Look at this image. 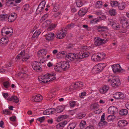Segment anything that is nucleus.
Instances as JSON below:
<instances>
[{"mask_svg": "<svg viewBox=\"0 0 129 129\" xmlns=\"http://www.w3.org/2000/svg\"><path fill=\"white\" fill-rule=\"evenodd\" d=\"M84 58L83 53H78L76 55V58L77 59H82Z\"/></svg>", "mask_w": 129, "mask_h": 129, "instance_id": "nucleus-41", "label": "nucleus"}, {"mask_svg": "<svg viewBox=\"0 0 129 129\" xmlns=\"http://www.w3.org/2000/svg\"><path fill=\"white\" fill-rule=\"evenodd\" d=\"M98 125L100 127L103 126L104 125H107V123L106 121H101L99 122Z\"/></svg>", "mask_w": 129, "mask_h": 129, "instance_id": "nucleus-36", "label": "nucleus"}, {"mask_svg": "<svg viewBox=\"0 0 129 129\" xmlns=\"http://www.w3.org/2000/svg\"><path fill=\"white\" fill-rule=\"evenodd\" d=\"M8 41V38H3L0 40V45L3 47L5 46L7 44Z\"/></svg>", "mask_w": 129, "mask_h": 129, "instance_id": "nucleus-16", "label": "nucleus"}, {"mask_svg": "<svg viewBox=\"0 0 129 129\" xmlns=\"http://www.w3.org/2000/svg\"><path fill=\"white\" fill-rule=\"evenodd\" d=\"M110 14L111 16H115L116 14L115 10L113 9H111L109 11Z\"/></svg>", "mask_w": 129, "mask_h": 129, "instance_id": "nucleus-44", "label": "nucleus"}, {"mask_svg": "<svg viewBox=\"0 0 129 129\" xmlns=\"http://www.w3.org/2000/svg\"><path fill=\"white\" fill-rule=\"evenodd\" d=\"M55 109L54 108H50L45 110L44 111L43 113L44 115H49L54 113Z\"/></svg>", "mask_w": 129, "mask_h": 129, "instance_id": "nucleus-19", "label": "nucleus"}, {"mask_svg": "<svg viewBox=\"0 0 129 129\" xmlns=\"http://www.w3.org/2000/svg\"><path fill=\"white\" fill-rule=\"evenodd\" d=\"M66 53V52L64 51L59 52L57 55V58L59 59L62 58L63 56L65 55Z\"/></svg>", "mask_w": 129, "mask_h": 129, "instance_id": "nucleus-28", "label": "nucleus"}, {"mask_svg": "<svg viewBox=\"0 0 129 129\" xmlns=\"http://www.w3.org/2000/svg\"><path fill=\"white\" fill-rule=\"evenodd\" d=\"M17 15L15 13H11L8 16V21L10 22L14 21L17 18Z\"/></svg>", "mask_w": 129, "mask_h": 129, "instance_id": "nucleus-13", "label": "nucleus"}, {"mask_svg": "<svg viewBox=\"0 0 129 129\" xmlns=\"http://www.w3.org/2000/svg\"><path fill=\"white\" fill-rule=\"evenodd\" d=\"M30 56L27 53H26L25 50H23L16 57L17 60H19L21 59L22 61L24 62L26 61L29 58Z\"/></svg>", "mask_w": 129, "mask_h": 129, "instance_id": "nucleus-2", "label": "nucleus"}, {"mask_svg": "<svg viewBox=\"0 0 129 129\" xmlns=\"http://www.w3.org/2000/svg\"><path fill=\"white\" fill-rule=\"evenodd\" d=\"M51 23V21L50 20H47L44 23V24L46 25V26H48Z\"/></svg>", "mask_w": 129, "mask_h": 129, "instance_id": "nucleus-56", "label": "nucleus"}, {"mask_svg": "<svg viewBox=\"0 0 129 129\" xmlns=\"http://www.w3.org/2000/svg\"><path fill=\"white\" fill-rule=\"evenodd\" d=\"M16 44V43L15 42H11L10 44L9 48L11 49H13Z\"/></svg>", "mask_w": 129, "mask_h": 129, "instance_id": "nucleus-47", "label": "nucleus"}, {"mask_svg": "<svg viewBox=\"0 0 129 129\" xmlns=\"http://www.w3.org/2000/svg\"><path fill=\"white\" fill-rule=\"evenodd\" d=\"M55 79V76L53 74H48L41 75L39 76L38 79L41 81V83H45L47 82L52 81Z\"/></svg>", "mask_w": 129, "mask_h": 129, "instance_id": "nucleus-1", "label": "nucleus"}, {"mask_svg": "<svg viewBox=\"0 0 129 129\" xmlns=\"http://www.w3.org/2000/svg\"><path fill=\"white\" fill-rule=\"evenodd\" d=\"M108 40L107 39H102L98 37H96L94 39V44L96 46H100L107 43Z\"/></svg>", "mask_w": 129, "mask_h": 129, "instance_id": "nucleus-4", "label": "nucleus"}, {"mask_svg": "<svg viewBox=\"0 0 129 129\" xmlns=\"http://www.w3.org/2000/svg\"><path fill=\"white\" fill-rule=\"evenodd\" d=\"M110 4L112 7H115L118 6V3L116 1H111L110 2Z\"/></svg>", "mask_w": 129, "mask_h": 129, "instance_id": "nucleus-40", "label": "nucleus"}, {"mask_svg": "<svg viewBox=\"0 0 129 129\" xmlns=\"http://www.w3.org/2000/svg\"><path fill=\"white\" fill-rule=\"evenodd\" d=\"M3 84L4 86L6 88H8L10 85V84L8 81H6L4 82Z\"/></svg>", "mask_w": 129, "mask_h": 129, "instance_id": "nucleus-51", "label": "nucleus"}, {"mask_svg": "<svg viewBox=\"0 0 129 129\" xmlns=\"http://www.w3.org/2000/svg\"><path fill=\"white\" fill-rule=\"evenodd\" d=\"M77 88L75 86V83L74 84V85H71L70 87L67 88V90L68 91H72L73 90L76 89Z\"/></svg>", "mask_w": 129, "mask_h": 129, "instance_id": "nucleus-45", "label": "nucleus"}, {"mask_svg": "<svg viewBox=\"0 0 129 129\" xmlns=\"http://www.w3.org/2000/svg\"><path fill=\"white\" fill-rule=\"evenodd\" d=\"M45 4V1H42L40 4L37 9L36 12H42L44 9Z\"/></svg>", "mask_w": 129, "mask_h": 129, "instance_id": "nucleus-11", "label": "nucleus"}, {"mask_svg": "<svg viewBox=\"0 0 129 129\" xmlns=\"http://www.w3.org/2000/svg\"><path fill=\"white\" fill-rule=\"evenodd\" d=\"M45 119L44 117H41L38 118L37 119V120L39 121L41 123L43 122Z\"/></svg>", "mask_w": 129, "mask_h": 129, "instance_id": "nucleus-58", "label": "nucleus"}, {"mask_svg": "<svg viewBox=\"0 0 129 129\" xmlns=\"http://www.w3.org/2000/svg\"><path fill=\"white\" fill-rule=\"evenodd\" d=\"M54 35V34L53 33H50L45 35L44 37L47 40L51 41L53 39Z\"/></svg>", "mask_w": 129, "mask_h": 129, "instance_id": "nucleus-14", "label": "nucleus"}, {"mask_svg": "<svg viewBox=\"0 0 129 129\" xmlns=\"http://www.w3.org/2000/svg\"><path fill=\"white\" fill-rule=\"evenodd\" d=\"M109 89V86H108L104 85L103 87L100 89L99 91L100 93L102 94L106 93Z\"/></svg>", "mask_w": 129, "mask_h": 129, "instance_id": "nucleus-23", "label": "nucleus"}, {"mask_svg": "<svg viewBox=\"0 0 129 129\" xmlns=\"http://www.w3.org/2000/svg\"><path fill=\"white\" fill-rule=\"evenodd\" d=\"M106 66L104 63H100L94 66L93 70V71H96L97 72H100L103 70Z\"/></svg>", "mask_w": 129, "mask_h": 129, "instance_id": "nucleus-5", "label": "nucleus"}, {"mask_svg": "<svg viewBox=\"0 0 129 129\" xmlns=\"http://www.w3.org/2000/svg\"><path fill=\"white\" fill-rule=\"evenodd\" d=\"M99 21V20L96 19H95L90 21V23H92L94 24Z\"/></svg>", "mask_w": 129, "mask_h": 129, "instance_id": "nucleus-59", "label": "nucleus"}, {"mask_svg": "<svg viewBox=\"0 0 129 129\" xmlns=\"http://www.w3.org/2000/svg\"><path fill=\"white\" fill-rule=\"evenodd\" d=\"M94 112L96 114H99L101 112L100 109H98L97 110L94 111Z\"/></svg>", "mask_w": 129, "mask_h": 129, "instance_id": "nucleus-64", "label": "nucleus"}, {"mask_svg": "<svg viewBox=\"0 0 129 129\" xmlns=\"http://www.w3.org/2000/svg\"><path fill=\"white\" fill-rule=\"evenodd\" d=\"M42 96L40 94H38L33 97L32 98V100L35 102H39L43 99Z\"/></svg>", "mask_w": 129, "mask_h": 129, "instance_id": "nucleus-17", "label": "nucleus"}, {"mask_svg": "<svg viewBox=\"0 0 129 129\" xmlns=\"http://www.w3.org/2000/svg\"><path fill=\"white\" fill-rule=\"evenodd\" d=\"M86 124V122L85 121H82L80 124V126L81 128H83Z\"/></svg>", "mask_w": 129, "mask_h": 129, "instance_id": "nucleus-48", "label": "nucleus"}, {"mask_svg": "<svg viewBox=\"0 0 129 129\" xmlns=\"http://www.w3.org/2000/svg\"><path fill=\"white\" fill-rule=\"evenodd\" d=\"M7 29H8L7 27L3 28L1 31V35H3V33H4L5 35H4V36H6V35H8L9 34H10V35H11L13 32V30H11V31H7Z\"/></svg>", "mask_w": 129, "mask_h": 129, "instance_id": "nucleus-15", "label": "nucleus"}, {"mask_svg": "<svg viewBox=\"0 0 129 129\" xmlns=\"http://www.w3.org/2000/svg\"><path fill=\"white\" fill-rule=\"evenodd\" d=\"M120 20L123 28H125L127 26L126 25L128 24L126 18L124 17H122L120 18Z\"/></svg>", "mask_w": 129, "mask_h": 129, "instance_id": "nucleus-21", "label": "nucleus"}, {"mask_svg": "<svg viewBox=\"0 0 129 129\" xmlns=\"http://www.w3.org/2000/svg\"><path fill=\"white\" fill-rule=\"evenodd\" d=\"M41 29L36 30L33 35L31 37L32 39H34L37 38L41 33Z\"/></svg>", "mask_w": 129, "mask_h": 129, "instance_id": "nucleus-25", "label": "nucleus"}, {"mask_svg": "<svg viewBox=\"0 0 129 129\" xmlns=\"http://www.w3.org/2000/svg\"><path fill=\"white\" fill-rule=\"evenodd\" d=\"M116 110V108L114 106H111L109 108L108 112L109 114H114Z\"/></svg>", "mask_w": 129, "mask_h": 129, "instance_id": "nucleus-26", "label": "nucleus"}, {"mask_svg": "<svg viewBox=\"0 0 129 129\" xmlns=\"http://www.w3.org/2000/svg\"><path fill=\"white\" fill-rule=\"evenodd\" d=\"M68 116L66 115H62L59 116L58 118V120L60 121L62 120L63 119L67 118Z\"/></svg>", "mask_w": 129, "mask_h": 129, "instance_id": "nucleus-38", "label": "nucleus"}, {"mask_svg": "<svg viewBox=\"0 0 129 129\" xmlns=\"http://www.w3.org/2000/svg\"><path fill=\"white\" fill-rule=\"evenodd\" d=\"M3 112L4 114H6L8 115H10L11 114V112L7 109H6L5 110H4L3 111Z\"/></svg>", "mask_w": 129, "mask_h": 129, "instance_id": "nucleus-57", "label": "nucleus"}, {"mask_svg": "<svg viewBox=\"0 0 129 129\" xmlns=\"http://www.w3.org/2000/svg\"><path fill=\"white\" fill-rule=\"evenodd\" d=\"M87 12L86 9H83V8L80 9L79 11L78 14L79 16H82L84 15Z\"/></svg>", "mask_w": 129, "mask_h": 129, "instance_id": "nucleus-29", "label": "nucleus"}, {"mask_svg": "<svg viewBox=\"0 0 129 129\" xmlns=\"http://www.w3.org/2000/svg\"><path fill=\"white\" fill-rule=\"evenodd\" d=\"M64 107L62 106H59L57 107L55 109V112L58 113H60L62 112L64 109Z\"/></svg>", "mask_w": 129, "mask_h": 129, "instance_id": "nucleus-30", "label": "nucleus"}, {"mask_svg": "<svg viewBox=\"0 0 129 129\" xmlns=\"http://www.w3.org/2000/svg\"><path fill=\"white\" fill-rule=\"evenodd\" d=\"M75 101L70 102V106L71 107H73L75 106Z\"/></svg>", "mask_w": 129, "mask_h": 129, "instance_id": "nucleus-62", "label": "nucleus"}, {"mask_svg": "<svg viewBox=\"0 0 129 129\" xmlns=\"http://www.w3.org/2000/svg\"><path fill=\"white\" fill-rule=\"evenodd\" d=\"M114 98L116 99H122L124 98V94L122 93L116 92L113 95Z\"/></svg>", "mask_w": 129, "mask_h": 129, "instance_id": "nucleus-18", "label": "nucleus"}, {"mask_svg": "<svg viewBox=\"0 0 129 129\" xmlns=\"http://www.w3.org/2000/svg\"><path fill=\"white\" fill-rule=\"evenodd\" d=\"M118 7L119 9L120 10H123L124 9L125 7V4L123 2H122L118 4Z\"/></svg>", "mask_w": 129, "mask_h": 129, "instance_id": "nucleus-31", "label": "nucleus"}, {"mask_svg": "<svg viewBox=\"0 0 129 129\" xmlns=\"http://www.w3.org/2000/svg\"><path fill=\"white\" fill-rule=\"evenodd\" d=\"M31 65L33 69L35 71L39 72L42 71V68L39 65L38 62L34 61L32 63Z\"/></svg>", "mask_w": 129, "mask_h": 129, "instance_id": "nucleus-8", "label": "nucleus"}, {"mask_svg": "<svg viewBox=\"0 0 129 129\" xmlns=\"http://www.w3.org/2000/svg\"><path fill=\"white\" fill-rule=\"evenodd\" d=\"M27 74L22 73H19L18 74V76L21 78H23Z\"/></svg>", "mask_w": 129, "mask_h": 129, "instance_id": "nucleus-53", "label": "nucleus"}, {"mask_svg": "<svg viewBox=\"0 0 129 129\" xmlns=\"http://www.w3.org/2000/svg\"><path fill=\"white\" fill-rule=\"evenodd\" d=\"M8 17V15L7 14L1 15H0V20H4Z\"/></svg>", "mask_w": 129, "mask_h": 129, "instance_id": "nucleus-49", "label": "nucleus"}, {"mask_svg": "<svg viewBox=\"0 0 129 129\" xmlns=\"http://www.w3.org/2000/svg\"><path fill=\"white\" fill-rule=\"evenodd\" d=\"M83 53V56H84V58L88 57L89 54V53L87 52H85L84 53Z\"/></svg>", "mask_w": 129, "mask_h": 129, "instance_id": "nucleus-61", "label": "nucleus"}, {"mask_svg": "<svg viewBox=\"0 0 129 129\" xmlns=\"http://www.w3.org/2000/svg\"><path fill=\"white\" fill-rule=\"evenodd\" d=\"M76 124L74 123H71L69 124L67 127L68 129H74L75 127Z\"/></svg>", "mask_w": 129, "mask_h": 129, "instance_id": "nucleus-35", "label": "nucleus"}, {"mask_svg": "<svg viewBox=\"0 0 129 129\" xmlns=\"http://www.w3.org/2000/svg\"><path fill=\"white\" fill-rule=\"evenodd\" d=\"M95 28L98 30L99 32H102L101 26H96Z\"/></svg>", "mask_w": 129, "mask_h": 129, "instance_id": "nucleus-63", "label": "nucleus"}, {"mask_svg": "<svg viewBox=\"0 0 129 129\" xmlns=\"http://www.w3.org/2000/svg\"><path fill=\"white\" fill-rule=\"evenodd\" d=\"M76 4L77 6L78 7H80L83 5V4L82 1L80 0H76Z\"/></svg>", "mask_w": 129, "mask_h": 129, "instance_id": "nucleus-37", "label": "nucleus"}, {"mask_svg": "<svg viewBox=\"0 0 129 129\" xmlns=\"http://www.w3.org/2000/svg\"><path fill=\"white\" fill-rule=\"evenodd\" d=\"M47 50L43 49L40 50L38 52V53L41 54L42 55H45L46 54Z\"/></svg>", "mask_w": 129, "mask_h": 129, "instance_id": "nucleus-46", "label": "nucleus"}, {"mask_svg": "<svg viewBox=\"0 0 129 129\" xmlns=\"http://www.w3.org/2000/svg\"><path fill=\"white\" fill-rule=\"evenodd\" d=\"M111 67L114 73L120 72L122 70L120 65L118 64L113 65H112Z\"/></svg>", "mask_w": 129, "mask_h": 129, "instance_id": "nucleus-10", "label": "nucleus"}, {"mask_svg": "<svg viewBox=\"0 0 129 129\" xmlns=\"http://www.w3.org/2000/svg\"><path fill=\"white\" fill-rule=\"evenodd\" d=\"M48 14L47 13L45 14L41 19V20L42 21H43L44 20L46 19L47 17H48Z\"/></svg>", "mask_w": 129, "mask_h": 129, "instance_id": "nucleus-54", "label": "nucleus"}, {"mask_svg": "<svg viewBox=\"0 0 129 129\" xmlns=\"http://www.w3.org/2000/svg\"><path fill=\"white\" fill-rule=\"evenodd\" d=\"M29 5L28 4H26L23 6V9L25 11H26L29 9Z\"/></svg>", "mask_w": 129, "mask_h": 129, "instance_id": "nucleus-55", "label": "nucleus"}, {"mask_svg": "<svg viewBox=\"0 0 129 129\" xmlns=\"http://www.w3.org/2000/svg\"><path fill=\"white\" fill-rule=\"evenodd\" d=\"M112 27L114 29L118 30L120 27V26L118 23L116 22H113L112 24Z\"/></svg>", "mask_w": 129, "mask_h": 129, "instance_id": "nucleus-27", "label": "nucleus"}, {"mask_svg": "<svg viewBox=\"0 0 129 129\" xmlns=\"http://www.w3.org/2000/svg\"><path fill=\"white\" fill-rule=\"evenodd\" d=\"M91 107L94 110H95L98 109L99 106L98 104H95L92 105Z\"/></svg>", "mask_w": 129, "mask_h": 129, "instance_id": "nucleus-52", "label": "nucleus"}, {"mask_svg": "<svg viewBox=\"0 0 129 129\" xmlns=\"http://www.w3.org/2000/svg\"><path fill=\"white\" fill-rule=\"evenodd\" d=\"M102 2L101 1H99L96 2L95 6L97 8H100L102 7Z\"/></svg>", "mask_w": 129, "mask_h": 129, "instance_id": "nucleus-43", "label": "nucleus"}, {"mask_svg": "<svg viewBox=\"0 0 129 129\" xmlns=\"http://www.w3.org/2000/svg\"><path fill=\"white\" fill-rule=\"evenodd\" d=\"M111 84L112 87L116 88L120 85V81L118 78H114L111 80Z\"/></svg>", "mask_w": 129, "mask_h": 129, "instance_id": "nucleus-6", "label": "nucleus"}, {"mask_svg": "<svg viewBox=\"0 0 129 129\" xmlns=\"http://www.w3.org/2000/svg\"><path fill=\"white\" fill-rule=\"evenodd\" d=\"M59 62L63 71L67 70L70 67V64L67 61H64Z\"/></svg>", "mask_w": 129, "mask_h": 129, "instance_id": "nucleus-7", "label": "nucleus"}, {"mask_svg": "<svg viewBox=\"0 0 129 129\" xmlns=\"http://www.w3.org/2000/svg\"><path fill=\"white\" fill-rule=\"evenodd\" d=\"M115 117L114 115H110L108 116L107 119L108 121H112L115 119Z\"/></svg>", "mask_w": 129, "mask_h": 129, "instance_id": "nucleus-39", "label": "nucleus"}, {"mask_svg": "<svg viewBox=\"0 0 129 129\" xmlns=\"http://www.w3.org/2000/svg\"><path fill=\"white\" fill-rule=\"evenodd\" d=\"M76 54L71 53L68 54L66 55V59L68 61H73L76 59Z\"/></svg>", "mask_w": 129, "mask_h": 129, "instance_id": "nucleus-9", "label": "nucleus"}, {"mask_svg": "<svg viewBox=\"0 0 129 129\" xmlns=\"http://www.w3.org/2000/svg\"><path fill=\"white\" fill-rule=\"evenodd\" d=\"M74 26V24L73 23H71V24H68L67 26V28L69 29H71L73 28Z\"/></svg>", "mask_w": 129, "mask_h": 129, "instance_id": "nucleus-60", "label": "nucleus"}, {"mask_svg": "<svg viewBox=\"0 0 129 129\" xmlns=\"http://www.w3.org/2000/svg\"><path fill=\"white\" fill-rule=\"evenodd\" d=\"M65 124V122H61L56 125V128L59 129L62 128L64 126Z\"/></svg>", "mask_w": 129, "mask_h": 129, "instance_id": "nucleus-34", "label": "nucleus"}, {"mask_svg": "<svg viewBox=\"0 0 129 129\" xmlns=\"http://www.w3.org/2000/svg\"><path fill=\"white\" fill-rule=\"evenodd\" d=\"M75 86L77 88L81 87L83 86V83L81 82H78L75 83Z\"/></svg>", "mask_w": 129, "mask_h": 129, "instance_id": "nucleus-33", "label": "nucleus"}, {"mask_svg": "<svg viewBox=\"0 0 129 129\" xmlns=\"http://www.w3.org/2000/svg\"><path fill=\"white\" fill-rule=\"evenodd\" d=\"M128 113V111L126 109H122L119 112V114L121 115H125Z\"/></svg>", "mask_w": 129, "mask_h": 129, "instance_id": "nucleus-32", "label": "nucleus"}, {"mask_svg": "<svg viewBox=\"0 0 129 129\" xmlns=\"http://www.w3.org/2000/svg\"><path fill=\"white\" fill-rule=\"evenodd\" d=\"M85 116V114L84 113H79L78 114V117L79 119H81Z\"/></svg>", "mask_w": 129, "mask_h": 129, "instance_id": "nucleus-50", "label": "nucleus"}, {"mask_svg": "<svg viewBox=\"0 0 129 129\" xmlns=\"http://www.w3.org/2000/svg\"><path fill=\"white\" fill-rule=\"evenodd\" d=\"M106 54L104 53H100L98 55L93 54L91 57V59L94 61L97 62L101 61L103 59L104 56H105Z\"/></svg>", "mask_w": 129, "mask_h": 129, "instance_id": "nucleus-3", "label": "nucleus"}, {"mask_svg": "<svg viewBox=\"0 0 129 129\" xmlns=\"http://www.w3.org/2000/svg\"><path fill=\"white\" fill-rule=\"evenodd\" d=\"M56 26V25L55 24H52L49 25L48 28V31H51L54 29Z\"/></svg>", "mask_w": 129, "mask_h": 129, "instance_id": "nucleus-42", "label": "nucleus"}, {"mask_svg": "<svg viewBox=\"0 0 129 129\" xmlns=\"http://www.w3.org/2000/svg\"><path fill=\"white\" fill-rule=\"evenodd\" d=\"M7 100L9 101H12L15 102L16 103L19 102L18 98L16 96H13L11 97H9Z\"/></svg>", "mask_w": 129, "mask_h": 129, "instance_id": "nucleus-22", "label": "nucleus"}, {"mask_svg": "<svg viewBox=\"0 0 129 129\" xmlns=\"http://www.w3.org/2000/svg\"><path fill=\"white\" fill-rule=\"evenodd\" d=\"M66 35V33L63 31L62 30H61L56 34V37L58 39H62Z\"/></svg>", "mask_w": 129, "mask_h": 129, "instance_id": "nucleus-12", "label": "nucleus"}, {"mask_svg": "<svg viewBox=\"0 0 129 129\" xmlns=\"http://www.w3.org/2000/svg\"><path fill=\"white\" fill-rule=\"evenodd\" d=\"M118 125L119 127H123L128 124V122L126 120H119L118 123Z\"/></svg>", "mask_w": 129, "mask_h": 129, "instance_id": "nucleus-20", "label": "nucleus"}, {"mask_svg": "<svg viewBox=\"0 0 129 129\" xmlns=\"http://www.w3.org/2000/svg\"><path fill=\"white\" fill-rule=\"evenodd\" d=\"M54 69L56 71L61 72L63 71L60 62L57 63L54 67Z\"/></svg>", "mask_w": 129, "mask_h": 129, "instance_id": "nucleus-24", "label": "nucleus"}]
</instances>
